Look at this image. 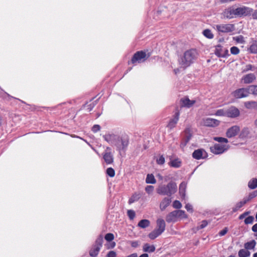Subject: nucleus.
<instances>
[{"label":"nucleus","mask_w":257,"mask_h":257,"mask_svg":"<svg viewBox=\"0 0 257 257\" xmlns=\"http://www.w3.org/2000/svg\"><path fill=\"white\" fill-rule=\"evenodd\" d=\"M185 208L188 211L192 212L193 211V207L192 206L189 204H186L185 205Z\"/></svg>","instance_id":"58"},{"label":"nucleus","mask_w":257,"mask_h":257,"mask_svg":"<svg viewBox=\"0 0 257 257\" xmlns=\"http://www.w3.org/2000/svg\"><path fill=\"white\" fill-rule=\"evenodd\" d=\"M207 156V154L203 149H197L194 151L192 154L193 158L196 160H200L201 159H204Z\"/></svg>","instance_id":"14"},{"label":"nucleus","mask_w":257,"mask_h":257,"mask_svg":"<svg viewBox=\"0 0 257 257\" xmlns=\"http://www.w3.org/2000/svg\"><path fill=\"white\" fill-rule=\"evenodd\" d=\"M142 194L140 193H135L132 195L128 200V204H131L136 201H138L141 197Z\"/></svg>","instance_id":"24"},{"label":"nucleus","mask_w":257,"mask_h":257,"mask_svg":"<svg viewBox=\"0 0 257 257\" xmlns=\"http://www.w3.org/2000/svg\"><path fill=\"white\" fill-rule=\"evenodd\" d=\"M214 53L218 57L226 58L229 56L228 50L220 45L216 46Z\"/></svg>","instance_id":"8"},{"label":"nucleus","mask_w":257,"mask_h":257,"mask_svg":"<svg viewBox=\"0 0 257 257\" xmlns=\"http://www.w3.org/2000/svg\"><path fill=\"white\" fill-rule=\"evenodd\" d=\"M249 94L257 95V85H250L248 87Z\"/></svg>","instance_id":"40"},{"label":"nucleus","mask_w":257,"mask_h":257,"mask_svg":"<svg viewBox=\"0 0 257 257\" xmlns=\"http://www.w3.org/2000/svg\"><path fill=\"white\" fill-rule=\"evenodd\" d=\"M228 149V145L219 144H215L210 147L211 152L215 155L221 154L227 151Z\"/></svg>","instance_id":"6"},{"label":"nucleus","mask_w":257,"mask_h":257,"mask_svg":"<svg viewBox=\"0 0 257 257\" xmlns=\"http://www.w3.org/2000/svg\"><path fill=\"white\" fill-rule=\"evenodd\" d=\"M215 115H217V116H226V109L225 110H224L223 109H218L216 111Z\"/></svg>","instance_id":"45"},{"label":"nucleus","mask_w":257,"mask_h":257,"mask_svg":"<svg viewBox=\"0 0 257 257\" xmlns=\"http://www.w3.org/2000/svg\"><path fill=\"white\" fill-rule=\"evenodd\" d=\"M256 243V241L254 240H251L250 241L245 243L244 244V247L246 250L253 249L254 248Z\"/></svg>","instance_id":"25"},{"label":"nucleus","mask_w":257,"mask_h":257,"mask_svg":"<svg viewBox=\"0 0 257 257\" xmlns=\"http://www.w3.org/2000/svg\"><path fill=\"white\" fill-rule=\"evenodd\" d=\"M255 69H256V67L252 65L251 64H247L245 66L244 68L242 69V72L243 73H245L248 71H253Z\"/></svg>","instance_id":"39"},{"label":"nucleus","mask_w":257,"mask_h":257,"mask_svg":"<svg viewBox=\"0 0 257 257\" xmlns=\"http://www.w3.org/2000/svg\"><path fill=\"white\" fill-rule=\"evenodd\" d=\"M252 12V9L245 6L235 9L229 7L223 11V16L224 18L231 19L237 17L247 16L250 15Z\"/></svg>","instance_id":"1"},{"label":"nucleus","mask_w":257,"mask_h":257,"mask_svg":"<svg viewBox=\"0 0 257 257\" xmlns=\"http://www.w3.org/2000/svg\"><path fill=\"white\" fill-rule=\"evenodd\" d=\"M103 242V236L101 235H100L96 239L95 244L94 245L99 247L101 248Z\"/></svg>","instance_id":"37"},{"label":"nucleus","mask_w":257,"mask_h":257,"mask_svg":"<svg viewBox=\"0 0 257 257\" xmlns=\"http://www.w3.org/2000/svg\"><path fill=\"white\" fill-rule=\"evenodd\" d=\"M119 136L114 134H108L103 136V138L105 141L112 145H115L116 142L118 141Z\"/></svg>","instance_id":"13"},{"label":"nucleus","mask_w":257,"mask_h":257,"mask_svg":"<svg viewBox=\"0 0 257 257\" xmlns=\"http://www.w3.org/2000/svg\"><path fill=\"white\" fill-rule=\"evenodd\" d=\"M127 214L131 220L134 219L136 215L135 212L133 210H127Z\"/></svg>","instance_id":"50"},{"label":"nucleus","mask_w":257,"mask_h":257,"mask_svg":"<svg viewBox=\"0 0 257 257\" xmlns=\"http://www.w3.org/2000/svg\"><path fill=\"white\" fill-rule=\"evenodd\" d=\"M103 158L106 164L109 165L113 163L114 160L113 155L110 147L106 148L103 153Z\"/></svg>","instance_id":"7"},{"label":"nucleus","mask_w":257,"mask_h":257,"mask_svg":"<svg viewBox=\"0 0 257 257\" xmlns=\"http://www.w3.org/2000/svg\"><path fill=\"white\" fill-rule=\"evenodd\" d=\"M208 224V222L206 220H203L200 224L197 227V229L199 230V229H203L204 228H205Z\"/></svg>","instance_id":"53"},{"label":"nucleus","mask_w":257,"mask_h":257,"mask_svg":"<svg viewBox=\"0 0 257 257\" xmlns=\"http://www.w3.org/2000/svg\"><path fill=\"white\" fill-rule=\"evenodd\" d=\"M250 254V252L245 249H240L238 253V257H248Z\"/></svg>","instance_id":"35"},{"label":"nucleus","mask_w":257,"mask_h":257,"mask_svg":"<svg viewBox=\"0 0 257 257\" xmlns=\"http://www.w3.org/2000/svg\"><path fill=\"white\" fill-rule=\"evenodd\" d=\"M254 220V217L252 216H249L246 217L244 220V223L245 224H252Z\"/></svg>","instance_id":"48"},{"label":"nucleus","mask_w":257,"mask_h":257,"mask_svg":"<svg viewBox=\"0 0 257 257\" xmlns=\"http://www.w3.org/2000/svg\"><path fill=\"white\" fill-rule=\"evenodd\" d=\"M213 28L218 32L219 34L229 33L235 30V26L232 24H219L214 25Z\"/></svg>","instance_id":"4"},{"label":"nucleus","mask_w":257,"mask_h":257,"mask_svg":"<svg viewBox=\"0 0 257 257\" xmlns=\"http://www.w3.org/2000/svg\"><path fill=\"white\" fill-rule=\"evenodd\" d=\"M128 145V139L127 137H118V141L116 142L115 146L120 152L125 151Z\"/></svg>","instance_id":"5"},{"label":"nucleus","mask_w":257,"mask_h":257,"mask_svg":"<svg viewBox=\"0 0 257 257\" xmlns=\"http://www.w3.org/2000/svg\"><path fill=\"white\" fill-rule=\"evenodd\" d=\"M256 196H257V190H255L251 193H250L247 197V198H244L246 202H247L251 199L255 198Z\"/></svg>","instance_id":"41"},{"label":"nucleus","mask_w":257,"mask_h":257,"mask_svg":"<svg viewBox=\"0 0 257 257\" xmlns=\"http://www.w3.org/2000/svg\"><path fill=\"white\" fill-rule=\"evenodd\" d=\"M179 218L176 211H173L169 213L166 217V221L168 223L176 222Z\"/></svg>","instance_id":"17"},{"label":"nucleus","mask_w":257,"mask_h":257,"mask_svg":"<svg viewBox=\"0 0 257 257\" xmlns=\"http://www.w3.org/2000/svg\"><path fill=\"white\" fill-rule=\"evenodd\" d=\"M192 137L191 130L189 128H186L184 131V137L183 139L186 142H189Z\"/></svg>","instance_id":"28"},{"label":"nucleus","mask_w":257,"mask_h":257,"mask_svg":"<svg viewBox=\"0 0 257 257\" xmlns=\"http://www.w3.org/2000/svg\"><path fill=\"white\" fill-rule=\"evenodd\" d=\"M250 212L249 211H246L242 213V214L240 215L239 216V219H243L246 216H247L248 214H249Z\"/></svg>","instance_id":"59"},{"label":"nucleus","mask_w":257,"mask_h":257,"mask_svg":"<svg viewBox=\"0 0 257 257\" xmlns=\"http://www.w3.org/2000/svg\"><path fill=\"white\" fill-rule=\"evenodd\" d=\"M232 95L236 98H241L248 96L249 95L248 87L246 88H241L236 89L233 92Z\"/></svg>","instance_id":"9"},{"label":"nucleus","mask_w":257,"mask_h":257,"mask_svg":"<svg viewBox=\"0 0 257 257\" xmlns=\"http://www.w3.org/2000/svg\"><path fill=\"white\" fill-rule=\"evenodd\" d=\"M240 52L239 48L236 46H233L230 48V53L232 55H237Z\"/></svg>","instance_id":"46"},{"label":"nucleus","mask_w":257,"mask_h":257,"mask_svg":"<svg viewBox=\"0 0 257 257\" xmlns=\"http://www.w3.org/2000/svg\"><path fill=\"white\" fill-rule=\"evenodd\" d=\"M100 249V248L93 245L92 248L89 251V255L92 257L96 256L98 255Z\"/></svg>","instance_id":"27"},{"label":"nucleus","mask_w":257,"mask_h":257,"mask_svg":"<svg viewBox=\"0 0 257 257\" xmlns=\"http://www.w3.org/2000/svg\"><path fill=\"white\" fill-rule=\"evenodd\" d=\"M197 57L198 53L195 49L187 50L179 60V64L181 67L186 68L195 62Z\"/></svg>","instance_id":"2"},{"label":"nucleus","mask_w":257,"mask_h":257,"mask_svg":"<svg viewBox=\"0 0 257 257\" xmlns=\"http://www.w3.org/2000/svg\"><path fill=\"white\" fill-rule=\"evenodd\" d=\"M106 174L110 177H113L115 175V171L112 168H108L106 170Z\"/></svg>","instance_id":"43"},{"label":"nucleus","mask_w":257,"mask_h":257,"mask_svg":"<svg viewBox=\"0 0 257 257\" xmlns=\"http://www.w3.org/2000/svg\"><path fill=\"white\" fill-rule=\"evenodd\" d=\"M100 130V126L98 124H95L92 127V131L95 133Z\"/></svg>","instance_id":"54"},{"label":"nucleus","mask_w":257,"mask_h":257,"mask_svg":"<svg viewBox=\"0 0 257 257\" xmlns=\"http://www.w3.org/2000/svg\"><path fill=\"white\" fill-rule=\"evenodd\" d=\"M203 35L208 38V39H212L214 37V35L211 31V30L209 29H205L203 32Z\"/></svg>","instance_id":"38"},{"label":"nucleus","mask_w":257,"mask_h":257,"mask_svg":"<svg viewBox=\"0 0 257 257\" xmlns=\"http://www.w3.org/2000/svg\"><path fill=\"white\" fill-rule=\"evenodd\" d=\"M182 164V162L181 160L178 159H175L173 160H171L169 163V165L173 168H178L181 167Z\"/></svg>","instance_id":"23"},{"label":"nucleus","mask_w":257,"mask_h":257,"mask_svg":"<svg viewBox=\"0 0 257 257\" xmlns=\"http://www.w3.org/2000/svg\"><path fill=\"white\" fill-rule=\"evenodd\" d=\"M187 183L185 182H182L179 185V194L182 199H184L186 196V189Z\"/></svg>","instance_id":"22"},{"label":"nucleus","mask_w":257,"mask_h":257,"mask_svg":"<svg viewBox=\"0 0 257 257\" xmlns=\"http://www.w3.org/2000/svg\"><path fill=\"white\" fill-rule=\"evenodd\" d=\"M240 131V127L235 125L229 128L226 133V136L228 138L236 136Z\"/></svg>","instance_id":"12"},{"label":"nucleus","mask_w":257,"mask_h":257,"mask_svg":"<svg viewBox=\"0 0 257 257\" xmlns=\"http://www.w3.org/2000/svg\"><path fill=\"white\" fill-rule=\"evenodd\" d=\"M177 189L176 183L171 181L167 185H161L157 189L158 194L162 195H167L168 197L174 194Z\"/></svg>","instance_id":"3"},{"label":"nucleus","mask_w":257,"mask_h":257,"mask_svg":"<svg viewBox=\"0 0 257 257\" xmlns=\"http://www.w3.org/2000/svg\"><path fill=\"white\" fill-rule=\"evenodd\" d=\"M150 224V222L148 219H142L139 221L138 226L142 228H145Z\"/></svg>","instance_id":"29"},{"label":"nucleus","mask_w":257,"mask_h":257,"mask_svg":"<svg viewBox=\"0 0 257 257\" xmlns=\"http://www.w3.org/2000/svg\"><path fill=\"white\" fill-rule=\"evenodd\" d=\"M179 116L180 112L178 111H176L174 115V117L171 119L168 123L167 125L168 127L170 129H172L175 127L179 120Z\"/></svg>","instance_id":"16"},{"label":"nucleus","mask_w":257,"mask_h":257,"mask_svg":"<svg viewBox=\"0 0 257 257\" xmlns=\"http://www.w3.org/2000/svg\"><path fill=\"white\" fill-rule=\"evenodd\" d=\"M146 182L147 184H155L156 180L154 176L152 174H148L146 179Z\"/></svg>","instance_id":"32"},{"label":"nucleus","mask_w":257,"mask_h":257,"mask_svg":"<svg viewBox=\"0 0 257 257\" xmlns=\"http://www.w3.org/2000/svg\"><path fill=\"white\" fill-rule=\"evenodd\" d=\"M257 7V5H256ZM252 17L254 19H257V10H255L252 14Z\"/></svg>","instance_id":"61"},{"label":"nucleus","mask_w":257,"mask_h":257,"mask_svg":"<svg viewBox=\"0 0 257 257\" xmlns=\"http://www.w3.org/2000/svg\"><path fill=\"white\" fill-rule=\"evenodd\" d=\"M181 102H182V106L190 108L194 105L196 101L194 100H190L188 97H186L182 98Z\"/></svg>","instance_id":"19"},{"label":"nucleus","mask_w":257,"mask_h":257,"mask_svg":"<svg viewBox=\"0 0 257 257\" xmlns=\"http://www.w3.org/2000/svg\"><path fill=\"white\" fill-rule=\"evenodd\" d=\"M187 143H188V142H186V141H184V140L183 139L182 142L180 144V147L181 148H184L186 145V144Z\"/></svg>","instance_id":"62"},{"label":"nucleus","mask_w":257,"mask_h":257,"mask_svg":"<svg viewBox=\"0 0 257 257\" xmlns=\"http://www.w3.org/2000/svg\"><path fill=\"white\" fill-rule=\"evenodd\" d=\"M247 203L245 199L241 201L238 203H237L234 207L232 208V211L233 212H235L237 211L239 208L242 207L245 204Z\"/></svg>","instance_id":"33"},{"label":"nucleus","mask_w":257,"mask_h":257,"mask_svg":"<svg viewBox=\"0 0 257 257\" xmlns=\"http://www.w3.org/2000/svg\"><path fill=\"white\" fill-rule=\"evenodd\" d=\"M177 212V214L179 217V218H186L187 216L185 214L184 211L182 210H175Z\"/></svg>","instance_id":"47"},{"label":"nucleus","mask_w":257,"mask_h":257,"mask_svg":"<svg viewBox=\"0 0 257 257\" xmlns=\"http://www.w3.org/2000/svg\"><path fill=\"white\" fill-rule=\"evenodd\" d=\"M131 246L133 247H137L139 246V243L137 241H132L131 242Z\"/></svg>","instance_id":"60"},{"label":"nucleus","mask_w":257,"mask_h":257,"mask_svg":"<svg viewBox=\"0 0 257 257\" xmlns=\"http://www.w3.org/2000/svg\"><path fill=\"white\" fill-rule=\"evenodd\" d=\"M244 106L247 109H257V102L254 101H247L244 103Z\"/></svg>","instance_id":"26"},{"label":"nucleus","mask_w":257,"mask_h":257,"mask_svg":"<svg viewBox=\"0 0 257 257\" xmlns=\"http://www.w3.org/2000/svg\"><path fill=\"white\" fill-rule=\"evenodd\" d=\"M203 123L205 126L215 127L219 124L220 121L214 118H206L204 119Z\"/></svg>","instance_id":"15"},{"label":"nucleus","mask_w":257,"mask_h":257,"mask_svg":"<svg viewBox=\"0 0 257 257\" xmlns=\"http://www.w3.org/2000/svg\"><path fill=\"white\" fill-rule=\"evenodd\" d=\"M213 140L220 143H223L227 144L228 142L227 139L222 137H214Z\"/></svg>","instance_id":"42"},{"label":"nucleus","mask_w":257,"mask_h":257,"mask_svg":"<svg viewBox=\"0 0 257 257\" xmlns=\"http://www.w3.org/2000/svg\"><path fill=\"white\" fill-rule=\"evenodd\" d=\"M171 201V198L169 197H164L160 204V210H164L170 204Z\"/></svg>","instance_id":"18"},{"label":"nucleus","mask_w":257,"mask_h":257,"mask_svg":"<svg viewBox=\"0 0 257 257\" xmlns=\"http://www.w3.org/2000/svg\"><path fill=\"white\" fill-rule=\"evenodd\" d=\"M143 250L145 252H153L155 250V247L154 245H150L148 243H146L143 246Z\"/></svg>","instance_id":"30"},{"label":"nucleus","mask_w":257,"mask_h":257,"mask_svg":"<svg viewBox=\"0 0 257 257\" xmlns=\"http://www.w3.org/2000/svg\"><path fill=\"white\" fill-rule=\"evenodd\" d=\"M173 206L174 208L180 209L182 207V204L179 201L175 200L173 202Z\"/></svg>","instance_id":"52"},{"label":"nucleus","mask_w":257,"mask_h":257,"mask_svg":"<svg viewBox=\"0 0 257 257\" xmlns=\"http://www.w3.org/2000/svg\"><path fill=\"white\" fill-rule=\"evenodd\" d=\"M104 238L107 241H111L114 239V235L112 233H108L105 234Z\"/></svg>","instance_id":"49"},{"label":"nucleus","mask_w":257,"mask_h":257,"mask_svg":"<svg viewBox=\"0 0 257 257\" xmlns=\"http://www.w3.org/2000/svg\"><path fill=\"white\" fill-rule=\"evenodd\" d=\"M156 162L158 165H163L165 162V159L163 155H161L158 158H157L156 159Z\"/></svg>","instance_id":"44"},{"label":"nucleus","mask_w":257,"mask_h":257,"mask_svg":"<svg viewBox=\"0 0 257 257\" xmlns=\"http://www.w3.org/2000/svg\"><path fill=\"white\" fill-rule=\"evenodd\" d=\"M248 50L251 53L257 54V41H253Z\"/></svg>","instance_id":"36"},{"label":"nucleus","mask_w":257,"mask_h":257,"mask_svg":"<svg viewBox=\"0 0 257 257\" xmlns=\"http://www.w3.org/2000/svg\"><path fill=\"white\" fill-rule=\"evenodd\" d=\"M240 111L235 106H231L226 109V116L230 118H236L239 116Z\"/></svg>","instance_id":"11"},{"label":"nucleus","mask_w":257,"mask_h":257,"mask_svg":"<svg viewBox=\"0 0 257 257\" xmlns=\"http://www.w3.org/2000/svg\"><path fill=\"white\" fill-rule=\"evenodd\" d=\"M161 234L162 233H161L158 230L155 229L153 231L149 234L148 236L150 239H154Z\"/></svg>","instance_id":"34"},{"label":"nucleus","mask_w":257,"mask_h":257,"mask_svg":"<svg viewBox=\"0 0 257 257\" xmlns=\"http://www.w3.org/2000/svg\"><path fill=\"white\" fill-rule=\"evenodd\" d=\"M255 76L253 73H249L244 75L242 78V80L245 84H249L252 83L255 79Z\"/></svg>","instance_id":"20"},{"label":"nucleus","mask_w":257,"mask_h":257,"mask_svg":"<svg viewBox=\"0 0 257 257\" xmlns=\"http://www.w3.org/2000/svg\"><path fill=\"white\" fill-rule=\"evenodd\" d=\"M96 104V101L95 102H93L92 103H90V104L87 105V109L89 111H90L92 108L94 107V106Z\"/></svg>","instance_id":"56"},{"label":"nucleus","mask_w":257,"mask_h":257,"mask_svg":"<svg viewBox=\"0 0 257 257\" xmlns=\"http://www.w3.org/2000/svg\"><path fill=\"white\" fill-rule=\"evenodd\" d=\"M227 231H228L227 228L225 227L223 229H222L219 232V235L220 236H223L227 232Z\"/></svg>","instance_id":"57"},{"label":"nucleus","mask_w":257,"mask_h":257,"mask_svg":"<svg viewBox=\"0 0 257 257\" xmlns=\"http://www.w3.org/2000/svg\"><path fill=\"white\" fill-rule=\"evenodd\" d=\"M251 229H252V231H253L254 232H257V223L252 226Z\"/></svg>","instance_id":"63"},{"label":"nucleus","mask_w":257,"mask_h":257,"mask_svg":"<svg viewBox=\"0 0 257 257\" xmlns=\"http://www.w3.org/2000/svg\"><path fill=\"white\" fill-rule=\"evenodd\" d=\"M107 257H116V253L114 251L111 250L109 251L107 254Z\"/></svg>","instance_id":"55"},{"label":"nucleus","mask_w":257,"mask_h":257,"mask_svg":"<svg viewBox=\"0 0 257 257\" xmlns=\"http://www.w3.org/2000/svg\"><path fill=\"white\" fill-rule=\"evenodd\" d=\"M248 187L250 189H254L257 188V179L252 178L248 182Z\"/></svg>","instance_id":"31"},{"label":"nucleus","mask_w":257,"mask_h":257,"mask_svg":"<svg viewBox=\"0 0 257 257\" xmlns=\"http://www.w3.org/2000/svg\"><path fill=\"white\" fill-rule=\"evenodd\" d=\"M170 177L169 176H165L164 177V180L165 182H167L170 179Z\"/></svg>","instance_id":"64"},{"label":"nucleus","mask_w":257,"mask_h":257,"mask_svg":"<svg viewBox=\"0 0 257 257\" xmlns=\"http://www.w3.org/2000/svg\"><path fill=\"white\" fill-rule=\"evenodd\" d=\"M166 223L163 219H158L157 220V227L156 229L158 230L161 233H163L165 230Z\"/></svg>","instance_id":"21"},{"label":"nucleus","mask_w":257,"mask_h":257,"mask_svg":"<svg viewBox=\"0 0 257 257\" xmlns=\"http://www.w3.org/2000/svg\"><path fill=\"white\" fill-rule=\"evenodd\" d=\"M146 54L145 52L143 51H138L134 55L132 59V62L133 64L137 62L141 63L146 60Z\"/></svg>","instance_id":"10"},{"label":"nucleus","mask_w":257,"mask_h":257,"mask_svg":"<svg viewBox=\"0 0 257 257\" xmlns=\"http://www.w3.org/2000/svg\"><path fill=\"white\" fill-rule=\"evenodd\" d=\"M154 190V187L152 185L147 186L145 188V191L149 194H152V192H153Z\"/></svg>","instance_id":"51"}]
</instances>
